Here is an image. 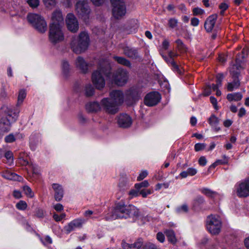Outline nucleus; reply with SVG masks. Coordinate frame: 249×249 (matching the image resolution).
Listing matches in <instances>:
<instances>
[{
    "instance_id": "f257e3e1",
    "label": "nucleus",
    "mask_w": 249,
    "mask_h": 249,
    "mask_svg": "<svg viewBox=\"0 0 249 249\" xmlns=\"http://www.w3.org/2000/svg\"><path fill=\"white\" fill-rule=\"evenodd\" d=\"M63 25V17L62 13L57 10L52 14L49 26V39L52 43L56 44L64 40Z\"/></svg>"
},
{
    "instance_id": "f03ea898",
    "label": "nucleus",
    "mask_w": 249,
    "mask_h": 249,
    "mask_svg": "<svg viewBox=\"0 0 249 249\" xmlns=\"http://www.w3.org/2000/svg\"><path fill=\"white\" fill-rule=\"evenodd\" d=\"M105 76L110 80V66L108 59L101 60L97 69L92 74V82L97 89H101L105 87Z\"/></svg>"
},
{
    "instance_id": "7ed1b4c3",
    "label": "nucleus",
    "mask_w": 249,
    "mask_h": 249,
    "mask_svg": "<svg viewBox=\"0 0 249 249\" xmlns=\"http://www.w3.org/2000/svg\"><path fill=\"white\" fill-rule=\"evenodd\" d=\"M110 98L103 99L101 105L106 112L115 114L119 110L118 106L123 103L124 96L121 90H113L110 93Z\"/></svg>"
},
{
    "instance_id": "20e7f679",
    "label": "nucleus",
    "mask_w": 249,
    "mask_h": 249,
    "mask_svg": "<svg viewBox=\"0 0 249 249\" xmlns=\"http://www.w3.org/2000/svg\"><path fill=\"white\" fill-rule=\"evenodd\" d=\"M0 108L1 112L4 115L0 122V132H8L11 129L12 124L16 121L18 112L5 104L2 105Z\"/></svg>"
},
{
    "instance_id": "39448f33",
    "label": "nucleus",
    "mask_w": 249,
    "mask_h": 249,
    "mask_svg": "<svg viewBox=\"0 0 249 249\" xmlns=\"http://www.w3.org/2000/svg\"><path fill=\"white\" fill-rule=\"evenodd\" d=\"M89 45V37L85 32H81L76 37L73 38L71 47L72 51L79 54L84 52Z\"/></svg>"
},
{
    "instance_id": "423d86ee",
    "label": "nucleus",
    "mask_w": 249,
    "mask_h": 249,
    "mask_svg": "<svg viewBox=\"0 0 249 249\" xmlns=\"http://www.w3.org/2000/svg\"><path fill=\"white\" fill-rule=\"evenodd\" d=\"M206 229L212 235L218 234L221 231L222 222L220 217L217 215H210L206 219Z\"/></svg>"
},
{
    "instance_id": "0eeeda50",
    "label": "nucleus",
    "mask_w": 249,
    "mask_h": 249,
    "mask_svg": "<svg viewBox=\"0 0 249 249\" xmlns=\"http://www.w3.org/2000/svg\"><path fill=\"white\" fill-rule=\"evenodd\" d=\"M27 19L32 26L39 32L45 33L47 29V24L44 18L36 14L30 13L27 16Z\"/></svg>"
},
{
    "instance_id": "6e6552de",
    "label": "nucleus",
    "mask_w": 249,
    "mask_h": 249,
    "mask_svg": "<svg viewBox=\"0 0 249 249\" xmlns=\"http://www.w3.org/2000/svg\"><path fill=\"white\" fill-rule=\"evenodd\" d=\"M127 206V205L122 202L117 203L114 208L109 210L108 213L106 215V219L109 220L117 218H126Z\"/></svg>"
},
{
    "instance_id": "1a4fd4ad",
    "label": "nucleus",
    "mask_w": 249,
    "mask_h": 249,
    "mask_svg": "<svg viewBox=\"0 0 249 249\" xmlns=\"http://www.w3.org/2000/svg\"><path fill=\"white\" fill-rule=\"evenodd\" d=\"M233 193L240 198H245L249 196V179L237 182L234 186Z\"/></svg>"
},
{
    "instance_id": "9d476101",
    "label": "nucleus",
    "mask_w": 249,
    "mask_h": 249,
    "mask_svg": "<svg viewBox=\"0 0 249 249\" xmlns=\"http://www.w3.org/2000/svg\"><path fill=\"white\" fill-rule=\"evenodd\" d=\"M112 5V12L113 17L120 19L125 16L126 8L123 0H110Z\"/></svg>"
},
{
    "instance_id": "9b49d317",
    "label": "nucleus",
    "mask_w": 249,
    "mask_h": 249,
    "mask_svg": "<svg viewBox=\"0 0 249 249\" xmlns=\"http://www.w3.org/2000/svg\"><path fill=\"white\" fill-rule=\"evenodd\" d=\"M128 79L127 72L122 69H118L114 73L110 72V81L118 86L124 85Z\"/></svg>"
},
{
    "instance_id": "f8f14e48",
    "label": "nucleus",
    "mask_w": 249,
    "mask_h": 249,
    "mask_svg": "<svg viewBox=\"0 0 249 249\" xmlns=\"http://www.w3.org/2000/svg\"><path fill=\"white\" fill-rule=\"evenodd\" d=\"M75 9L77 14L84 20L90 12L88 3L85 0H78L76 4Z\"/></svg>"
},
{
    "instance_id": "ddd939ff",
    "label": "nucleus",
    "mask_w": 249,
    "mask_h": 249,
    "mask_svg": "<svg viewBox=\"0 0 249 249\" xmlns=\"http://www.w3.org/2000/svg\"><path fill=\"white\" fill-rule=\"evenodd\" d=\"M141 91L137 88L133 87L127 90L125 94L126 101L130 100V103L128 104L131 105L137 100L141 96Z\"/></svg>"
},
{
    "instance_id": "4468645a",
    "label": "nucleus",
    "mask_w": 249,
    "mask_h": 249,
    "mask_svg": "<svg viewBox=\"0 0 249 249\" xmlns=\"http://www.w3.org/2000/svg\"><path fill=\"white\" fill-rule=\"evenodd\" d=\"M116 122L120 127L128 128L131 125L132 119L127 114L122 113L116 117Z\"/></svg>"
},
{
    "instance_id": "2eb2a0df",
    "label": "nucleus",
    "mask_w": 249,
    "mask_h": 249,
    "mask_svg": "<svg viewBox=\"0 0 249 249\" xmlns=\"http://www.w3.org/2000/svg\"><path fill=\"white\" fill-rule=\"evenodd\" d=\"M161 99L160 95L159 92L153 91L148 93L144 98V104L149 107L156 105Z\"/></svg>"
},
{
    "instance_id": "dca6fc26",
    "label": "nucleus",
    "mask_w": 249,
    "mask_h": 249,
    "mask_svg": "<svg viewBox=\"0 0 249 249\" xmlns=\"http://www.w3.org/2000/svg\"><path fill=\"white\" fill-rule=\"evenodd\" d=\"M66 23L68 30L71 32L75 33L78 30V22L73 14L69 13L67 15Z\"/></svg>"
},
{
    "instance_id": "f3484780",
    "label": "nucleus",
    "mask_w": 249,
    "mask_h": 249,
    "mask_svg": "<svg viewBox=\"0 0 249 249\" xmlns=\"http://www.w3.org/2000/svg\"><path fill=\"white\" fill-rule=\"evenodd\" d=\"M235 66H233L230 70L231 73L232 75L234 78L232 82H229L227 85V89L228 91H231L239 88L240 86V82L238 78L239 73L237 71L235 72L234 71Z\"/></svg>"
},
{
    "instance_id": "a211bd4d",
    "label": "nucleus",
    "mask_w": 249,
    "mask_h": 249,
    "mask_svg": "<svg viewBox=\"0 0 249 249\" xmlns=\"http://www.w3.org/2000/svg\"><path fill=\"white\" fill-rule=\"evenodd\" d=\"M85 222L86 220L83 218L75 219L69 223V224L65 227V229L67 232H70L76 228L81 227L82 225Z\"/></svg>"
},
{
    "instance_id": "6ab92c4d",
    "label": "nucleus",
    "mask_w": 249,
    "mask_h": 249,
    "mask_svg": "<svg viewBox=\"0 0 249 249\" xmlns=\"http://www.w3.org/2000/svg\"><path fill=\"white\" fill-rule=\"evenodd\" d=\"M52 187L54 193L55 200L57 201L61 200L64 195V190L62 186L57 183H53Z\"/></svg>"
},
{
    "instance_id": "aec40b11",
    "label": "nucleus",
    "mask_w": 249,
    "mask_h": 249,
    "mask_svg": "<svg viewBox=\"0 0 249 249\" xmlns=\"http://www.w3.org/2000/svg\"><path fill=\"white\" fill-rule=\"evenodd\" d=\"M200 191L204 195L215 200H219L222 197V196L220 194L207 188H202L201 189Z\"/></svg>"
},
{
    "instance_id": "412c9836",
    "label": "nucleus",
    "mask_w": 249,
    "mask_h": 249,
    "mask_svg": "<svg viewBox=\"0 0 249 249\" xmlns=\"http://www.w3.org/2000/svg\"><path fill=\"white\" fill-rule=\"evenodd\" d=\"M126 214V218L128 217L137 218L140 215V212L139 209L135 206L129 205L127 206Z\"/></svg>"
},
{
    "instance_id": "4be33fe9",
    "label": "nucleus",
    "mask_w": 249,
    "mask_h": 249,
    "mask_svg": "<svg viewBox=\"0 0 249 249\" xmlns=\"http://www.w3.org/2000/svg\"><path fill=\"white\" fill-rule=\"evenodd\" d=\"M75 65L77 68L82 72L85 73L88 70V64L85 60L81 57L79 56L76 60Z\"/></svg>"
},
{
    "instance_id": "5701e85b",
    "label": "nucleus",
    "mask_w": 249,
    "mask_h": 249,
    "mask_svg": "<svg viewBox=\"0 0 249 249\" xmlns=\"http://www.w3.org/2000/svg\"><path fill=\"white\" fill-rule=\"evenodd\" d=\"M216 18V15H212L207 19L204 26L207 32H211L213 30L215 25Z\"/></svg>"
},
{
    "instance_id": "b1692460",
    "label": "nucleus",
    "mask_w": 249,
    "mask_h": 249,
    "mask_svg": "<svg viewBox=\"0 0 249 249\" xmlns=\"http://www.w3.org/2000/svg\"><path fill=\"white\" fill-rule=\"evenodd\" d=\"M101 108L103 109L102 105L96 102H90L86 105V109L89 112H97L100 110Z\"/></svg>"
},
{
    "instance_id": "393cba45",
    "label": "nucleus",
    "mask_w": 249,
    "mask_h": 249,
    "mask_svg": "<svg viewBox=\"0 0 249 249\" xmlns=\"http://www.w3.org/2000/svg\"><path fill=\"white\" fill-rule=\"evenodd\" d=\"M22 138V135L19 133H10L6 136L5 138V141L7 143H11L15 142L17 139Z\"/></svg>"
},
{
    "instance_id": "a878e982",
    "label": "nucleus",
    "mask_w": 249,
    "mask_h": 249,
    "mask_svg": "<svg viewBox=\"0 0 249 249\" xmlns=\"http://www.w3.org/2000/svg\"><path fill=\"white\" fill-rule=\"evenodd\" d=\"M243 98V95L240 92H235L228 94L227 98L230 102H237L240 101Z\"/></svg>"
},
{
    "instance_id": "bb28decb",
    "label": "nucleus",
    "mask_w": 249,
    "mask_h": 249,
    "mask_svg": "<svg viewBox=\"0 0 249 249\" xmlns=\"http://www.w3.org/2000/svg\"><path fill=\"white\" fill-rule=\"evenodd\" d=\"M197 172V170L195 168H189L186 171L181 172L179 176L181 178H186L188 176H193L195 175Z\"/></svg>"
},
{
    "instance_id": "cd10ccee",
    "label": "nucleus",
    "mask_w": 249,
    "mask_h": 249,
    "mask_svg": "<svg viewBox=\"0 0 249 249\" xmlns=\"http://www.w3.org/2000/svg\"><path fill=\"white\" fill-rule=\"evenodd\" d=\"M164 233L166 234L168 241L173 243L175 244L177 242V239L175 236V233L174 231L171 229L165 230Z\"/></svg>"
},
{
    "instance_id": "c85d7f7f",
    "label": "nucleus",
    "mask_w": 249,
    "mask_h": 249,
    "mask_svg": "<svg viewBox=\"0 0 249 249\" xmlns=\"http://www.w3.org/2000/svg\"><path fill=\"white\" fill-rule=\"evenodd\" d=\"M2 176L4 178L9 180H20L19 178H21L17 174L9 171H6L4 173Z\"/></svg>"
},
{
    "instance_id": "c756f323",
    "label": "nucleus",
    "mask_w": 249,
    "mask_h": 249,
    "mask_svg": "<svg viewBox=\"0 0 249 249\" xmlns=\"http://www.w3.org/2000/svg\"><path fill=\"white\" fill-rule=\"evenodd\" d=\"M209 122L212 126L215 127V129L216 130H219L220 128L219 127H216V126L219 123V120L215 115H213L211 116L209 119Z\"/></svg>"
},
{
    "instance_id": "7c9ffc66",
    "label": "nucleus",
    "mask_w": 249,
    "mask_h": 249,
    "mask_svg": "<svg viewBox=\"0 0 249 249\" xmlns=\"http://www.w3.org/2000/svg\"><path fill=\"white\" fill-rule=\"evenodd\" d=\"M26 96V92L23 89H21L19 90L18 97V105H20L23 102V100L25 98Z\"/></svg>"
},
{
    "instance_id": "2f4dec72",
    "label": "nucleus",
    "mask_w": 249,
    "mask_h": 249,
    "mask_svg": "<svg viewBox=\"0 0 249 249\" xmlns=\"http://www.w3.org/2000/svg\"><path fill=\"white\" fill-rule=\"evenodd\" d=\"M114 58L119 64L128 67L130 66V62L127 60L125 59L123 57L114 56Z\"/></svg>"
},
{
    "instance_id": "473e14b6",
    "label": "nucleus",
    "mask_w": 249,
    "mask_h": 249,
    "mask_svg": "<svg viewBox=\"0 0 249 249\" xmlns=\"http://www.w3.org/2000/svg\"><path fill=\"white\" fill-rule=\"evenodd\" d=\"M94 92L93 87L90 84L87 85L85 87V94L87 96H92Z\"/></svg>"
},
{
    "instance_id": "72a5a7b5",
    "label": "nucleus",
    "mask_w": 249,
    "mask_h": 249,
    "mask_svg": "<svg viewBox=\"0 0 249 249\" xmlns=\"http://www.w3.org/2000/svg\"><path fill=\"white\" fill-rule=\"evenodd\" d=\"M16 206L18 210L24 211L26 209L27 207V204L25 201L20 200L16 204Z\"/></svg>"
},
{
    "instance_id": "f704fd0d",
    "label": "nucleus",
    "mask_w": 249,
    "mask_h": 249,
    "mask_svg": "<svg viewBox=\"0 0 249 249\" xmlns=\"http://www.w3.org/2000/svg\"><path fill=\"white\" fill-rule=\"evenodd\" d=\"M23 191L24 193L29 197H33L34 196V194L32 191V189L28 186H24L23 187Z\"/></svg>"
},
{
    "instance_id": "c9c22d12",
    "label": "nucleus",
    "mask_w": 249,
    "mask_h": 249,
    "mask_svg": "<svg viewBox=\"0 0 249 249\" xmlns=\"http://www.w3.org/2000/svg\"><path fill=\"white\" fill-rule=\"evenodd\" d=\"M149 183L148 182V181L144 180L143 181H142L141 183L135 184V187L136 189H137L138 190H140L142 188L147 187L149 186Z\"/></svg>"
},
{
    "instance_id": "e433bc0d",
    "label": "nucleus",
    "mask_w": 249,
    "mask_h": 249,
    "mask_svg": "<svg viewBox=\"0 0 249 249\" xmlns=\"http://www.w3.org/2000/svg\"><path fill=\"white\" fill-rule=\"evenodd\" d=\"M5 157L7 160L9 165H11L13 162V156L12 152L8 151L5 154Z\"/></svg>"
},
{
    "instance_id": "4c0bfd02",
    "label": "nucleus",
    "mask_w": 249,
    "mask_h": 249,
    "mask_svg": "<svg viewBox=\"0 0 249 249\" xmlns=\"http://www.w3.org/2000/svg\"><path fill=\"white\" fill-rule=\"evenodd\" d=\"M44 4L48 8H53L56 4L55 0H43Z\"/></svg>"
},
{
    "instance_id": "58836bf2",
    "label": "nucleus",
    "mask_w": 249,
    "mask_h": 249,
    "mask_svg": "<svg viewBox=\"0 0 249 249\" xmlns=\"http://www.w3.org/2000/svg\"><path fill=\"white\" fill-rule=\"evenodd\" d=\"M41 241L45 245H48L52 243V238L49 236H45L41 238Z\"/></svg>"
},
{
    "instance_id": "ea45409f",
    "label": "nucleus",
    "mask_w": 249,
    "mask_h": 249,
    "mask_svg": "<svg viewBox=\"0 0 249 249\" xmlns=\"http://www.w3.org/2000/svg\"><path fill=\"white\" fill-rule=\"evenodd\" d=\"M62 69L64 74H66L70 70V66L68 62L63 61L62 65Z\"/></svg>"
},
{
    "instance_id": "a19ab883",
    "label": "nucleus",
    "mask_w": 249,
    "mask_h": 249,
    "mask_svg": "<svg viewBox=\"0 0 249 249\" xmlns=\"http://www.w3.org/2000/svg\"><path fill=\"white\" fill-rule=\"evenodd\" d=\"M188 211V207L187 205L183 204L177 209V211L178 213H186Z\"/></svg>"
},
{
    "instance_id": "79ce46f5",
    "label": "nucleus",
    "mask_w": 249,
    "mask_h": 249,
    "mask_svg": "<svg viewBox=\"0 0 249 249\" xmlns=\"http://www.w3.org/2000/svg\"><path fill=\"white\" fill-rule=\"evenodd\" d=\"M152 193V191L150 189H140L139 192L140 195H141L143 197H146L147 195Z\"/></svg>"
},
{
    "instance_id": "37998d69",
    "label": "nucleus",
    "mask_w": 249,
    "mask_h": 249,
    "mask_svg": "<svg viewBox=\"0 0 249 249\" xmlns=\"http://www.w3.org/2000/svg\"><path fill=\"white\" fill-rule=\"evenodd\" d=\"M66 217V214L65 213H62L60 215H58L56 213H53V218L56 221H60Z\"/></svg>"
},
{
    "instance_id": "c03bdc74",
    "label": "nucleus",
    "mask_w": 249,
    "mask_h": 249,
    "mask_svg": "<svg viewBox=\"0 0 249 249\" xmlns=\"http://www.w3.org/2000/svg\"><path fill=\"white\" fill-rule=\"evenodd\" d=\"M94 213V212L92 211L91 210H86L84 213V216L87 218V219H89V218H96V217L92 216V214Z\"/></svg>"
},
{
    "instance_id": "a18cd8bd",
    "label": "nucleus",
    "mask_w": 249,
    "mask_h": 249,
    "mask_svg": "<svg viewBox=\"0 0 249 249\" xmlns=\"http://www.w3.org/2000/svg\"><path fill=\"white\" fill-rule=\"evenodd\" d=\"M148 175V172L146 170H143L141 172L139 176L137 177V180L141 181L145 178Z\"/></svg>"
},
{
    "instance_id": "49530a36",
    "label": "nucleus",
    "mask_w": 249,
    "mask_h": 249,
    "mask_svg": "<svg viewBox=\"0 0 249 249\" xmlns=\"http://www.w3.org/2000/svg\"><path fill=\"white\" fill-rule=\"evenodd\" d=\"M222 158V160H216L218 165L226 164L228 163V158L226 155H223Z\"/></svg>"
},
{
    "instance_id": "de8ad7c7",
    "label": "nucleus",
    "mask_w": 249,
    "mask_h": 249,
    "mask_svg": "<svg viewBox=\"0 0 249 249\" xmlns=\"http://www.w3.org/2000/svg\"><path fill=\"white\" fill-rule=\"evenodd\" d=\"M27 2L29 5L33 8L37 7L39 4V0H28Z\"/></svg>"
},
{
    "instance_id": "09e8293b",
    "label": "nucleus",
    "mask_w": 249,
    "mask_h": 249,
    "mask_svg": "<svg viewBox=\"0 0 249 249\" xmlns=\"http://www.w3.org/2000/svg\"><path fill=\"white\" fill-rule=\"evenodd\" d=\"M193 13L194 16H198L202 15L204 13V11L200 8L196 7L193 9Z\"/></svg>"
},
{
    "instance_id": "8fccbe9b",
    "label": "nucleus",
    "mask_w": 249,
    "mask_h": 249,
    "mask_svg": "<svg viewBox=\"0 0 249 249\" xmlns=\"http://www.w3.org/2000/svg\"><path fill=\"white\" fill-rule=\"evenodd\" d=\"M124 53L130 57H133L135 55V51L132 49H129L128 48L125 49L124 51Z\"/></svg>"
},
{
    "instance_id": "3c124183",
    "label": "nucleus",
    "mask_w": 249,
    "mask_h": 249,
    "mask_svg": "<svg viewBox=\"0 0 249 249\" xmlns=\"http://www.w3.org/2000/svg\"><path fill=\"white\" fill-rule=\"evenodd\" d=\"M224 78L223 75L222 73H218L216 75V84L219 87L221 86L222 81Z\"/></svg>"
},
{
    "instance_id": "603ef678",
    "label": "nucleus",
    "mask_w": 249,
    "mask_h": 249,
    "mask_svg": "<svg viewBox=\"0 0 249 249\" xmlns=\"http://www.w3.org/2000/svg\"><path fill=\"white\" fill-rule=\"evenodd\" d=\"M206 146L204 143H198L195 144V149L196 151H199L203 150Z\"/></svg>"
},
{
    "instance_id": "864d4df0",
    "label": "nucleus",
    "mask_w": 249,
    "mask_h": 249,
    "mask_svg": "<svg viewBox=\"0 0 249 249\" xmlns=\"http://www.w3.org/2000/svg\"><path fill=\"white\" fill-rule=\"evenodd\" d=\"M178 24V20L175 18H171L169 20V25L172 28H175Z\"/></svg>"
},
{
    "instance_id": "5fc2aeb1",
    "label": "nucleus",
    "mask_w": 249,
    "mask_h": 249,
    "mask_svg": "<svg viewBox=\"0 0 249 249\" xmlns=\"http://www.w3.org/2000/svg\"><path fill=\"white\" fill-rule=\"evenodd\" d=\"M210 101H211V103L213 104L214 108L216 110H218L219 109V107L217 105V102L216 99L213 96H211L210 97Z\"/></svg>"
},
{
    "instance_id": "6e6d98bb",
    "label": "nucleus",
    "mask_w": 249,
    "mask_h": 249,
    "mask_svg": "<svg viewBox=\"0 0 249 249\" xmlns=\"http://www.w3.org/2000/svg\"><path fill=\"white\" fill-rule=\"evenodd\" d=\"M207 163L206 158L204 156H201L198 160V163L201 166H205Z\"/></svg>"
},
{
    "instance_id": "4d7b16f0",
    "label": "nucleus",
    "mask_w": 249,
    "mask_h": 249,
    "mask_svg": "<svg viewBox=\"0 0 249 249\" xmlns=\"http://www.w3.org/2000/svg\"><path fill=\"white\" fill-rule=\"evenodd\" d=\"M228 5L226 3L224 2L221 3L219 6V8L221 10L220 14L223 15L224 12L228 8Z\"/></svg>"
},
{
    "instance_id": "13d9d810",
    "label": "nucleus",
    "mask_w": 249,
    "mask_h": 249,
    "mask_svg": "<svg viewBox=\"0 0 249 249\" xmlns=\"http://www.w3.org/2000/svg\"><path fill=\"white\" fill-rule=\"evenodd\" d=\"M157 239L160 242L163 243L165 241L164 235L162 232H159L157 234Z\"/></svg>"
},
{
    "instance_id": "bf43d9fd",
    "label": "nucleus",
    "mask_w": 249,
    "mask_h": 249,
    "mask_svg": "<svg viewBox=\"0 0 249 249\" xmlns=\"http://www.w3.org/2000/svg\"><path fill=\"white\" fill-rule=\"evenodd\" d=\"M171 63L173 67V70L174 71H177L180 74L182 73V71H181V70L179 69V68L178 67V66L175 64V63L173 60H172L171 61Z\"/></svg>"
},
{
    "instance_id": "052dcab7",
    "label": "nucleus",
    "mask_w": 249,
    "mask_h": 249,
    "mask_svg": "<svg viewBox=\"0 0 249 249\" xmlns=\"http://www.w3.org/2000/svg\"><path fill=\"white\" fill-rule=\"evenodd\" d=\"M142 249H158L157 246L152 243L146 244Z\"/></svg>"
},
{
    "instance_id": "680f3d73",
    "label": "nucleus",
    "mask_w": 249,
    "mask_h": 249,
    "mask_svg": "<svg viewBox=\"0 0 249 249\" xmlns=\"http://www.w3.org/2000/svg\"><path fill=\"white\" fill-rule=\"evenodd\" d=\"M122 247L124 249H135L133 244H129L125 242L122 243Z\"/></svg>"
},
{
    "instance_id": "e2e57ef3",
    "label": "nucleus",
    "mask_w": 249,
    "mask_h": 249,
    "mask_svg": "<svg viewBox=\"0 0 249 249\" xmlns=\"http://www.w3.org/2000/svg\"><path fill=\"white\" fill-rule=\"evenodd\" d=\"M36 216L39 217V218L43 217L44 216L43 210L42 209H37L36 212Z\"/></svg>"
},
{
    "instance_id": "0e129e2a",
    "label": "nucleus",
    "mask_w": 249,
    "mask_h": 249,
    "mask_svg": "<svg viewBox=\"0 0 249 249\" xmlns=\"http://www.w3.org/2000/svg\"><path fill=\"white\" fill-rule=\"evenodd\" d=\"M199 23V19L196 18H192L191 20V24L193 26H197Z\"/></svg>"
},
{
    "instance_id": "69168bd1",
    "label": "nucleus",
    "mask_w": 249,
    "mask_h": 249,
    "mask_svg": "<svg viewBox=\"0 0 249 249\" xmlns=\"http://www.w3.org/2000/svg\"><path fill=\"white\" fill-rule=\"evenodd\" d=\"M139 192L140 190L137 189L136 190H132L129 192V195L131 196V197L137 196L140 195Z\"/></svg>"
},
{
    "instance_id": "338daca9",
    "label": "nucleus",
    "mask_w": 249,
    "mask_h": 249,
    "mask_svg": "<svg viewBox=\"0 0 249 249\" xmlns=\"http://www.w3.org/2000/svg\"><path fill=\"white\" fill-rule=\"evenodd\" d=\"M133 244L135 249H139L142 245V242L141 240H139L135 242Z\"/></svg>"
},
{
    "instance_id": "774afa93",
    "label": "nucleus",
    "mask_w": 249,
    "mask_h": 249,
    "mask_svg": "<svg viewBox=\"0 0 249 249\" xmlns=\"http://www.w3.org/2000/svg\"><path fill=\"white\" fill-rule=\"evenodd\" d=\"M53 208L57 212H61L64 209L63 205L60 203H58L54 205Z\"/></svg>"
}]
</instances>
